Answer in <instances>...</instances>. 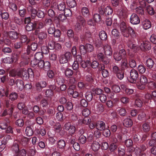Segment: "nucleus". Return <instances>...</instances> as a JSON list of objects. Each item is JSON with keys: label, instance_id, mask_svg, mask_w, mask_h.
<instances>
[{"label": "nucleus", "instance_id": "nucleus-44", "mask_svg": "<svg viewBox=\"0 0 156 156\" xmlns=\"http://www.w3.org/2000/svg\"><path fill=\"white\" fill-rule=\"evenodd\" d=\"M154 62L151 58L148 59L146 61L145 64L149 69L152 68L154 65Z\"/></svg>", "mask_w": 156, "mask_h": 156}, {"label": "nucleus", "instance_id": "nucleus-34", "mask_svg": "<svg viewBox=\"0 0 156 156\" xmlns=\"http://www.w3.org/2000/svg\"><path fill=\"white\" fill-rule=\"evenodd\" d=\"M57 144L58 148L61 149H64L66 146V142L64 140H59L57 141Z\"/></svg>", "mask_w": 156, "mask_h": 156}, {"label": "nucleus", "instance_id": "nucleus-35", "mask_svg": "<svg viewBox=\"0 0 156 156\" xmlns=\"http://www.w3.org/2000/svg\"><path fill=\"white\" fill-rule=\"evenodd\" d=\"M73 136H67L66 137V140L69 142L70 145H72L76 142V138L74 136L73 137Z\"/></svg>", "mask_w": 156, "mask_h": 156}, {"label": "nucleus", "instance_id": "nucleus-26", "mask_svg": "<svg viewBox=\"0 0 156 156\" xmlns=\"http://www.w3.org/2000/svg\"><path fill=\"white\" fill-rule=\"evenodd\" d=\"M126 32L129 34L128 37L130 36L132 38L134 39L136 37V32L130 27H127Z\"/></svg>", "mask_w": 156, "mask_h": 156}, {"label": "nucleus", "instance_id": "nucleus-21", "mask_svg": "<svg viewBox=\"0 0 156 156\" xmlns=\"http://www.w3.org/2000/svg\"><path fill=\"white\" fill-rule=\"evenodd\" d=\"M150 122L148 121L145 122L141 126L142 131L143 132L147 133L149 132L151 129Z\"/></svg>", "mask_w": 156, "mask_h": 156}, {"label": "nucleus", "instance_id": "nucleus-9", "mask_svg": "<svg viewBox=\"0 0 156 156\" xmlns=\"http://www.w3.org/2000/svg\"><path fill=\"white\" fill-rule=\"evenodd\" d=\"M99 51L97 52V59L100 62H102V63H101V64L106 65L108 64L109 62V60L104 55L103 53Z\"/></svg>", "mask_w": 156, "mask_h": 156}, {"label": "nucleus", "instance_id": "nucleus-49", "mask_svg": "<svg viewBox=\"0 0 156 156\" xmlns=\"http://www.w3.org/2000/svg\"><path fill=\"white\" fill-rule=\"evenodd\" d=\"M96 47L97 48V51H101L103 49V46L102 41L101 40L97 41L95 43Z\"/></svg>", "mask_w": 156, "mask_h": 156}, {"label": "nucleus", "instance_id": "nucleus-27", "mask_svg": "<svg viewBox=\"0 0 156 156\" xmlns=\"http://www.w3.org/2000/svg\"><path fill=\"white\" fill-rule=\"evenodd\" d=\"M104 50V53L105 55L111 56L112 54V50L110 46L108 44H105L104 45L102 51Z\"/></svg>", "mask_w": 156, "mask_h": 156}, {"label": "nucleus", "instance_id": "nucleus-24", "mask_svg": "<svg viewBox=\"0 0 156 156\" xmlns=\"http://www.w3.org/2000/svg\"><path fill=\"white\" fill-rule=\"evenodd\" d=\"M37 23L36 22L33 23H30L27 24L25 27L26 30L27 31H30L35 30L36 29Z\"/></svg>", "mask_w": 156, "mask_h": 156}, {"label": "nucleus", "instance_id": "nucleus-62", "mask_svg": "<svg viewBox=\"0 0 156 156\" xmlns=\"http://www.w3.org/2000/svg\"><path fill=\"white\" fill-rule=\"evenodd\" d=\"M34 59L36 60L39 61L41 60L43 57V55L42 52H36L34 55Z\"/></svg>", "mask_w": 156, "mask_h": 156}, {"label": "nucleus", "instance_id": "nucleus-56", "mask_svg": "<svg viewBox=\"0 0 156 156\" xmlns=\"http://www.w3.org/2000/svg\"><path fill=\"white\" fill-rule=\"evenodd\" d=\"M112 34L115 39H118L120 37V33L116 29H113L112 31Z\"/></svg>", "mask_w": 156, "mask_h": 156}, {"label": "nucleus", "instance_id": "nucleus-55", "mask_svg": "<svg viewBox=\"0 0 156 156\" xmlns=\"http://www.w3.org/2000/svg\"><path fill=\"white\" fill-rule=\"evenodd\" d=\"M85 47L87 52H92L94 49V46L92 44H86L85 45Z\"/></svg>", "mask_w": 156, "mask_h": 156}, {"label": "nucleus", "instance_id": "nucleus-45", "mask_svg": "<svg viewBox=\"0 0 156 156\" xmlns=\"http://www.w3.org/2000/svg\"><path fill=\"white\" fill-rule=\"evenodd\" d=\"M12 20L13 22L19 25H21L23 23V20L16 16L13 17Z\"/></svg>", "mask_w": 156, "mask_h": 156}, {"label": "nucleus", "instance_id": "nucleus-19", "mask_svg": "<svg viewBox=\"0 0 156 156\" xmlns=\"http://www.w3.org/2000/svg\"><path fill=\"white\" fill-rule=\"evenodd\" d=\"M105 65L100 64L99 67V69L100 71H101L102 75L104 78L108 77L109 75L108 70L105 69Z\"/></svg>", "mask_w": 156, "mask_h": 156}, {"label": "nucleus", "instance_id": "nucleus-11", "mask_svg": "<svg viewBox=\"0 0 156 156\" xmlns=\"http://www.w3.org/2000/svg\"><path fill=\"white\" fill-rule=\"evenodd\" d=\"M37 126V125L35 123H33L30 124L29 126H27L26 127L25 132L27 136H32L34 133L33 129L34 130Z\"/></svg>", "mask_w": 156, "mask_h": 156}, {"label": "nucleus", "instance_id": "nucleus-41", "mask_svg": "<svg viewBox=\"0 0 156 156\" xmlns=\"http://www.w3.org/2000/svg\"><path fill=\"white\" fill-rule=\"evenodd\" d=\"M20 41L24 45L26 43L27 44H28L30 42V40L28 39L26 35H22L21 36L20 38Z\"/></svg>", "mask_w": 156, "mask_h": 156}, {"label": "nucleus", "instance_id": "nucleus-58", "mask_svg": "<svg viewBox=\"0 0 156 156\" xmlns=\"http://www.w3.org/2000/svg\"><path fill=\"white\" fill-rule=\"evenodd\" d=\"M100 144L98 142H93L92 145V148L94 151H97L100 148Z\"/></svg>", "mask_w": 156, "mask_h": 156}, {"label": "nucleus", "instance_id": "nucleus-13", "mask_svg": "<svg viewBox=\"0 0 156 156\" xmlns=\"http://www.w3.org/2000/svg\"><path fill=\"white\" fill-rule=\"evenodd\" d=\"M139 44L140 43V49L143 51H146L149 50L151 48V43L149 41H138Z\"/></svg>", "mask_w": 156, "mask_h": 156}, {"label": "nucleus", "instance_id": "nucleus-2", "mask_svg": "<svg viewBox=\"0 0 156 156\" xmlns=\"http://www.w3.org/2000/svg\"><path fill=\"white\" fill-rule=\"evenodd\" d=\"M67 93L70 97L79 99L83 98V94L82 92L79 93L76 90V86L74 85H70L67 89Z\"/></svg>", "mask_w": 156, "mask_h": 156}, {"label": "nucleus", "instance_id": "nucleus-39", "mask_svg": "<svg viewBox=\"0 0 156 156\" xmlns=\"http://www.w3.org/2000/svg\"><path fill=\"white\" fill-rule=\"evenodd\" d=\"M129 65L130 67L133 68L136 66V63L135 59L133 57H130L129 60Z\"/></svg>", "mask_w": 156, "mask_h": 156}, {"label": "nucleus", "instance_id": "nucleus-23", "mask_svg": "<svg viewBox=\"0 0 156 156\" xmlns=\"http://www.w3.org/2000/svg\"><path fill=\"white\" fill-rule=\"evenodd\" d=\"M19 143L17 140H15L11 147V150L15 155L20 150L19 145Z\"/></svg>", "mask_w": 156, "mask_h": 156}, {"label": "nucleus", "instance_id": "nucleus-48", "mask_svg": "<svg viewBox=\"0 0 156 156\" xmlns=\"http://www.w3.org/2000/svg\"><path fill=\"white\" fill-rule=\"evenodd\" d=\"M102 131H103L102 134L105 137H109L110 136L111 132L109 129V126H108L107 128H105V129L102 130Z\"/></svg>", "mask_w": 156, "mask_h": 156}, {"label": "nucleus", "instance_id": "nucleus-40", "mask_svg": "<svg viewBox=\"0 0 156 156\" xmlns=\"http://www.w3.org/2000/svg\"><path fill=\"white\" fill-rule=\"evenodd\" d=\"M92 91L94 96L98 95V96L103 93V91L101 89L98 88L92 89Z\"/></svg>", "mask_w": 156, "mask_h": 156}, {"label": "nucleus", "instance_id": "nucleus-5", "mask_svg": "<svg viewBox=\"0 0 156 156\" xmlns=\"http://www.w3.org/2000/svg\"><path fill=\"white\" fill-rule=\"evenodd\" d=\"M72 56L70 52L67 51L60 55L59 61L61 64H65L71 61L72 60Z\"/></svg>", "mask_w": 156, "mask_h": 156}, {"label": "nucleus", "instance_id": "nucleus-52", "mask_svg": "<svg viewBox=\"0 0 156 156\" xmlns=\"http://www.w3.org/2000/svg\"><path fill=\"white\" fill-rule=\"evenodd\" d=\"M146 67L143 64H140L137 67V69L140 73L143 74L146 71Z\"/></svg>", "mask_w": 156, "mask_h": 156}, {"label": "nucleus", "instance_id": "nucleus-46", "mask_svg": "<svg viewBox=\"0 0 156 156\" xmlns=\"http://www.w3.org/2000/svg\"><path fill=\"white\" fill-rule=\"evenodd\" d=\"M121 69L116 65H112V66L111 71L112 72L114 75L116 74Z\"/></svg>", "mask_w": 156, "mask_h": 156}, {"label": "nucleus", "instance_id": "nucleus-51", "mask_svg": "<svg viewBox=\"0 0 156 156\" xmlns=\"http://www.w3.org/2000/svg\"><path fill=\"white\" fill-rule=\"evenodd\" d=\"M117 111L119 115L122 116H124L126 115V112L125 108L119 107L117 108Z\"/></svg>", "mask_w": 156, "mask_h": 156}, {"label": "nucleus", "instance_id": "nucleus-47", "mask_svg": "<svg viewBox=\"0 0 156 156\" xmlns=\"http://www.w3.org/2000/svg\"><path fill=\"white\" fill-rule=\"evenodd\" d=\"M36 150L34 147L30 148L27 152L28 156H34L36 153Z\"/></svg>", "mask_w": 156, "mask_h": 156}, {"label": "nucleus", "instance_id": "nucleus-14", "mask_svg": "<svg viewBox=\"0 0 156 156\" xmlns=\"http://www.w3.org/2000/svg\"><path fill=\"white\" fill-rule=\"evenodd\" d=\"M91 119L88 117H85L83 119H80L76 124V126L80 127L83 125H88L91 122Z\"/></svg>", "mask_w": 156, "mask_h": 156}, {"label": "nucleus", "instance_id": "nucleus-6", "mask_svg": "<svg viewBox=\"0 0 156 156\" xmlns=\"http://www.w3.org/2000/svg\"><path fill=\"white\" fill-rule=\"evenodd\" d=\"M63 129L65 131H68L67 136L73 135L76 131V127L75 126L72 125L70 122L65 123L63 126Z\"/></svg>", "mask_w": 156, "mask_h": 156}, {"label": "nucleus", "instance_id": "nucleus-12", "mask_svg": "<svg viewBox=\"0 0 156 156\" xmlns=\"http://www.w3.org/2000/svg\"><path fill=\"white\" fill-rule=\"evenodd\" d=\"M135 41L132 39L129 41L128 43V47L132 49L135 52H138L140 49V46L135 44Z\"/></svg>", "mask_w": 156, "mask_h": 156}, {"label": "nucleus", "instance_id": "nucleus-57", "mask_svg": "<svg viewBox=\"0 0 156 156\" xmlns=\"http://www.w3.org/2000/svg\"><path fill=\"white\" fill-rule=\"evenodd\" d=\"M66 3L70 8H73L76 6V5L75 0H67Z\"/></svg>", "mask_w": 156, "mask_h": 156}, {"label": "nucleus", "instance_id": "nucleus-53", "mask_svg": "<svg viewBox=\"0 0 156 156\" xmlns=\"http://www.w3.org/2000/svg\"><path fill=\"white\" fill-rule=\"evenodd\" d=\"M119 9L117 10V13L120 16H123L124 17H126L127 15V11L126 10L119 7Z\"/></svg>", "mask_w": 156, "mask_h": 156}, {"label": "nucleus", "instance_id": "nucleus-36", "mask_svg": "<svg viewBox=\"0 0 156 156\" xmlns=\"http://www.w3.org/2000/svg\"><path fill=\"white\" fill-rule=\"evenodd\" d=\"M153 100L151 96V94L147 93L142 98V100L144 103H148L149 101L151 102V100Z\"/></svg>", "mask_w": 156, "mask_h": 156}, {"label": "nucleus", "instance_id": "nucleus-30", "mask_svg": "<svg viewBox=\"0 0 156 156\" xmlns=\"http://www.w3.org/2000/svg\"><path fill=\"white\" fill-rule=\"evenodd\" d=\"M142 25L143 28L144 30H147L150 28L151 27V24L150 21L147 19H146L142 22Z\"/></svg>", "mask_w": 156, "mask_h": 156}, {"label": "nucleus", "instance_id": "nucleus-10", "mask_svg": "<svg viewBox=\"0 0 156 156\" xmlns=\"http://www.w3.org/2000/svg\"><path fill=\"white\" fill-rule=\"evenodd\" d=\"M130 77L129 80V81L131 83H135L139 76L138 71L135 69H133L130 70Z\"/></svg>", "mask_w": 156, "mask_h": 156}, {"label": "nucleus", "instance_id": "nucleus-61", "mask_svg": "<svg viewBox=\"0 0 156 156\" xmlns=\"http://www.w3.org/2000/svg\"><path fill=\"white\" fill-rule=\"evenodd\" d=\"M100 39L103 41H105L107 38V35L106 33L104 31H101L99 34Z\"/></svg>", "mask_w": 156, "mask_h": 156}, {"label": "nucleus", "instance_id": "nucleus-17", "mask_svg": "<svg viewBox=\"0 0 156 156\" xmlns=\"http://www.w3.org/2000/svg\"><path fill=\"white\" fill-rule=\"evenodd\" d=\"M80 63L81 66L83 69L86 72L90 73V68L88 67L90 64V60H87L86 61L83 60Z\"/></svg>", "mask_w": 156, "mask_h": 156}, {"label": "nucleus", "instance_id": "nucleus-1", "mask_svg": "<svg viewBox=\"0 0 156 156\" xmlns=\"http://www.w3.org/2000/svg\"><path fill=\"white\" fill-rule=\"evenodd\" d=\"M38 45L37 43H32L30 46H27L26 52L23 53L21 55V62L19 63L20 67H24L28 65L30 61V57L33 56L34 51L37 48Z\"/></svg>", "mask_w": 156, "mask_h": 156}, {"label": "nucleus", "instance_id": "nucleus-54", "mask_svg": "<svg viewBox=\"0 0 156 156\" xmlns=\"http://www.w3.org/2000/svg\"><path fill=\"white\" fill-rule=\"evenodd\" d=\"M93 94L91 92L87 91L85 94L86 100L88 102L90 101L93 98Z\"/></svg>", "mask_w": 156, "mask_h": 156}, {"label": "nucleus", "instance_id": "nucleus-50", "mask_svg": "<svg viewBox=\"0 0 156 156\" xmlns=\"http://www.w3.org/2000/svg\"><path fill=\"white\" fill-rule=\"evenodd\" d=\"M79 142L81 144H85L87 141V138L85 135H80L78 138Z\"/></svg>", "mask_w": 156, "mask_h": 156}, {"label": "nucleus", "instance_id": "nucleus-38", "mask_svg": "<svg viewBox=\"0 0 156 156\" xmlns=\"http://www.w3.org/2000/svg\"><path fill=\"white\" fill-rule=\"evenodd\" d=\"M96 105V111L101 113L104 111V108L103 104L100 102H97L95 103Z\"/></svg>", "mask_w": 156, "mask_h": 156}, {"label": "nucleus", "instance_id": "nucleus-31", "mask_svg": "<svg viewBox=\"0 0 156 156\" xmlns=\"http://www.w3.org/2000/svg\"><path fill=\"white\" fill-rule=\"evenodd\" d=\"M76 23L85 26L86 21L84 18L81 15H79L76 17Z\"/></svg>", "mask_w": 156, "mask_h": 156}, {"label": "nucleus", "instance_id": "nucleus-60", "mask_svg": "<svg viewBox=\"0 0 156 156\" xmlns=\"http://www.w3.org/2000/svg\"><path fill=\"white\" fill-rule=\"evenodd\" d=\"M102 19H103L102 16L99 13H95L94 15V19L95 22L98 23L101 21Z\"/></svg>", "mask_w": 156, "mask_h": 156}, {"label": "nucleus", "instance_id": "nucleus-32", "mask_svg": "<svg viewBox=\"0 0 156 156\" xmlns=\"http://www.w3.org/2000/svg\"><path fill=\"white\" fill-rule=\"evenodd\" d=\"M15 84L18 89L22 90L24 88V86L23 81L21 80L17 79L15 81Z\"/></svg>", "mask_w": 156, "mask_h": 156}, {"label": "nucleus", "instance_id": "nucleus-29", "mask_svg": "<svg viewBox=\"0 0 156 156\" xmlns=\"http://www.w3.org/2000/svg\"><path fill=\"white\" fill-rule=\"evenodd\" d=\"M133 124V122L132 120L128 117H127L124 119L123 121V125L126 127H131Z\"/></svg>", "mask_w": 156, "mask_h": 156}, {"label": "nucleus", "instance_id": "nucleus-64", "mask_svg": "<svg viewBox=\"0 0 156 156\" xmlns=\"http://www.w3.org/2000/svg\"><path fill=\"white\" fill-rule=\"evenodd\" d=\"M27 152L24 149H20L16 154V156H27Z\"/></svg>", "mask_w": 156, "mask_h": 156}, {"label": "nucleus", "instance_id": "nucleus-42", "mask_svg": "<svg viewBox=\"0 0 156 156\" xmlns=\"http://www.w3.org/2000/svg\"><path fill=\"white\" fill-rule=\"evenodd\" d=\"M132 140L134 143L138 144L141 142V136L138 134H134L132 136Z\"/></svg>", "mask_w": 156, "mask_h": 156}, {"label": "nucleus", "instance_id": "nucleus-3", "mask_svg": "<svg viewBox=\"0 0 156 156\" xmlns=\"http://www.w3.org/2000/svg\"><path fill=\"white\" fill-rule=\"evenodd\" d=\"M18 77H20L24 80L28 79L30 75H34V73L31 69H28V70L25 69H20L18 71Z\"/></svg>", "mask_w": 156, "mask_h": 156}, {"label": "nucleus", "instance_id": "nucleus-43", "mask_svg": "<svg viewBox=\"0 0 156 156\" xmlns=\"http://www.w3.org/2000/svg\"><path fill=\"white\" fill-rule=\"evenodd\" d=\"M81 13L83 16L85 17H87L90 14L88 9L85 7H83L81 9Z\"/></svg>", "mask_w": 156, "mask_h": 156}, {"label": "nucleus", "instance_id": "nucleus-4", "mask_svg": "<svg viewBox=\"0 0 156 156\" xmlns=\"http://www.w3.org/2000/svg\"><path fill=\"white\" fill-rule=\"evenodd\" d=\"M113 10L110 6H107L103 9L102 8L99 9V13L102 16L103 19H105L106 17H112Z\"/></svg>", "mask_w": 156, "mask_h": 156}, {"label": "nucleus", "instance_id": "nucleus-28", "mask_svg": "<svg viewBox=\"0 0 156 156\" xmlns=\"http://www.w3.org/2000/svg\"><path fill=\"white\" fill-rule=\"evenodd\" d=\"M57 7L58 10L62 11H63L65 15H69V13L68 14H66V11L70 12V10L69 9H65V4L64 2H62L58 5Z\"/></svg>", "mask_w": 156, "mask_h": 156}, {"label": "nucleus", "instance_id": "nucleus-37", "mask_svg": "<svg viewBox=\"0 0 156 156\" xmlns=\"http://www.w3.org/2000/svg\"><path fill=\"white\" fill-rule=\"evenodd\" d=\"M29 8L30 9L32 18V19H35L37 16V11L32 6H29Z\"/></svg>", "mask_w": 156, "mask_h": 156}, {"label": "nucleus", "instance_id": "nucleus-8", "mask_svg": "<svg viewBox=\"0 0 156 156\" xmlns=\"http://www.w3.org/2000/svg\"><path fill=\"white\" fill-rule=\"evenodd\" d=\"M126 55L125 50L122 49L120 50L119 51L115 52L114 54L113 57L116 61H119L123 58H124Z\"/></svg>", "mask_w": 156, "mask_h": 156}, {"label": "nucleus", "instance_id": "nucleus-22", "mask_svg": "<svg viewBox=\"0 0 156 156\" xmlns=\"http://www.w3.org/2000/svg\"><path fill=\"white\" fill-rule=\"evenodd\" d=\"M96 129L100 131H102L106 128L105 122L101 120H98L96 122Z\"/></svg>", "mask_w": 156, "mask_h": 156}, {"label": "nucleus", "instance_id": "nucleus-33", "mask_svg": "<svg viewBox=\"0 0 156 156\" xmlns=\"http://www.w3.org/2000/svg\"><path fill=\"white\" fill-rule=\"evenodd\" d=\"M61 69L62 71L64 70L65 75L67 77H71L73 74V71L69 68H67L65 70V69H64L63 67H62Z\"/></svg>", "mask_w": 156, "mask_h": 156}, {"label": "nucleus", "instance_id": "nucleus-18", "mask_svg": "<svg viewBox=\"0 0 156 156\" xmlns=\"http://www.w3.org/2000/svg\"><path fill=\"white\" fill-rule=\"evenodd\" d=\"M119 27L124 37H128L129 34L126 32L127 28V27L126 23L124 22H122L120 23Z\"/></svg>", "mask_w": 156, "mask_h": 156}, {"label": "nucleus", "instance_id": "nucleus-63", "mask_svg": "<svg viewBox=\"0 0 156 156\" xmlns=\"http://www.w3.org/2000/svg\"><path fill=\"white\" fill-rule=\"evenodd\" d=\"M120 80H122L124 77V73L123 70L121 69L115 75Z\"/></svg>", "mask_w": 156, "mask_h": 156}, {"label": "nucleus", "instance_id": "nucleus-25", "mask_svg": "<svg viewBox=\"0 0 156 156\" xmlns=\"http://www.w3.org/2000/svg\"><path fill=\"white\" fill-rule=\"evenodd\" d=\"M34 131L38 135H41L42 136H44L46 134V130L45 128L43 127H41L39 129L38 126L34 129Z\"/></svg>", "mask_w": 156, "mask_h": 156}, {"label": "nucleus", "instance_id": "nucleus-16", "mask_svg": "<svg viewBox=\"0 0 156 156\" xmlns=\"http://www.w3.org/2000/svg\"><path fill=\"white\" fill-rule=\"evenodd\" d=\"M130 22L133 25H137L140 22V20L139 17L136 13H133L130 17Z\"/></svg>", "mask_w": 156, "mask_h": 156}, {"label": "nucleus", "instance_id": "nucleus-7", "mask_svg": "<svg viewBox=\"0 0 156 156\" xmlns=\"http://www.w3.org/2000/svg\"><path fill=\"white\" fill-rule=\"evenodd\" d=\"M34 34L39 38V43L42 44L44 43L43 40L46 39L47 37V33L44 31L40 32L39 30L36 29L34 32Z\"/></svg>", "mask_w": 156, "mask_h": 156}, {"label": "nucleus", "instance_id": "nucleus-59", "mask_svg": "<svg viewBox=\"0 0 156 156\" xmlns=\"http://www.w3.org/2000/svg\"><path fill=\"white\" fill-rule=\"evenodd\" d=\"M8 95V91L7 90L2 88L0 89V98H2L5 96L7 97Z\"/></svg>", "mask_w": 156, "mask_h": 156}, {"label": "nucleus", "instance_id": "nucleus-15", "mask_svg": "<svg viewBox=\"0 0 156 156\" xmlns=\"http://www.w3.org/2000/svg\"><path fill=\"white\" fill-rule=\"evenodd\" d=\"M47 85L46 82L42 80L36 83L35 84V89L37 92L41 91L43 88H45Z\"/></svg>", "mask_w": 156, "mask_h": 156}, {"label": "nucleus", "instance_id": "nucleus-20", "mask_svg": "<svg viewBox=\"0 0 156 156\" xmlns=\"http://www.w3.org/2000/svg\"><path fill=\"white\" fill-rule=\"evenodd\" d=\"M9 38L12 40L16 41L19 37V34L16 31H10L8 33Z\"/></svg>", "mask_w": 156, "mask_h": 156}]
</instances>
